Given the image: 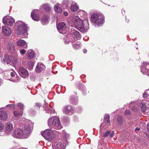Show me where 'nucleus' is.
I'll list each match as a JSON object with an SVG mask.
<instances>
[{
	"mask_svg": "<svg viewBox=\"0 0 149 149\" xmlns=\"http://www.w3.org/2000/svg\"><path fill=\"white\" fill-rule=\"evenodd\" d=\"M125 113L126 115H129L130 114V112L129 110H127L125 111Z\"/></svg>",
	"mask_w": 149,
	"mask_h": 149,
	"instance_id": "nucleus-47",
	"label": "nucleus"
},
{
	"mask_svg": "<svg viewBox=\"0 0 149 149\" xmlns=\"http://www.w3.org/2000/svg\"><path fill=\"white\" fill-rule=\"evenodd\" d=\"M48 124L49 126H54V128L57 130L60 129L62 128L59 118L58 117L53 116L50 118L48 120Z\"/></svg>",
	"mask_w": 149,
	"mask_h": 149,
	"instance_id": "nucleus-2",
	"label": "nucleus"
},
{
	"mask_svg": "<svg viewBox=\"0 0 149 149\" xmlns=\"http://www.w3.org/2000/svg\"><path fill=\"white\" fill-rule=\"evenodd\" d=\"M139 130H140L139 128L137 127L135 129V131H139Z\"/></svg>",
	"mask_w": 149,
	"mask_h": 149,
	"instance_id": "nucleus-50",
	"label": "nucleus"
},
{
	"mask_svg": "<svg viewBox=\"0 0 149 149\" xmlns=\"http://www.w3.org/2000/svg\"><path fill=\"white\" fill-rule=\"evenodd\" d=\"M29 124L25 125L24 128V132L25 134H29L31 132L33 127V123L29 121Z\"/></svg>",
	"mask_w": 149,
	"mask_h": 149,
	"instance_id": "nucleus-9",
	"label": "nucleus"
},
{
	"mask_svg": "<svg viewBox=\"0 0 149 149\" xmlns=\"http://www.w3.org/2000/svg\"><path fill=\"white\" fill-rule=\"evenodd\" d=\"M42 135L47 140L50 141L54 137V132L50 129H47L41 132Z\"/></svg>",
	"mask_w": 149,
	"mask_h": 149,
	"instance_id": "nucleus-5",
	"label": "nucleus"
},
{
	"mask_svg": "<svg viewBox=\"0 0 149 149\" xmlns=\"http://www.w3.org/2000/svg\"><path fill=\"white\" fill-rule=\"evenodd\" d=\"M143 97L144 98H145L147 97V94L146 92H145L143 94Z\"/></svg>",
	"mask_w": 149,
	"mask_h": 149,
	"instance_id": "nucleus-46",
	"label": "nucleus"
},
{
	"mask_svg": "<svg viewBox=\"0 0 149 149\" xmlns=\"http://www.w3.org/2000/svg\"><path fill=\"white\" fill-rule=\"evenodd\" d=\"M104 19V16L102 15L94 13L91 16V21L96 24L100 25L103 23Z\"/></svg>",
	"mask_w": 149,
	"mask_h": 149,
	"instance_id": "nucleus-3",
	"label": "nucleus"
},
{
	"mask_svg": "<svg viewBox=\"0 0 149 149\" xmlns=\"http://www.w3.org/2000/svg\"><path fill=\"white\" fill-rule=\"evenodd\" d=\"M56 26L58 31L61 33H62V31H65L66 27L65 23L64 22L60 23L57 25Z\"/></svg>",
	"mask_w": 149,
	"mask_h": 149,
	"instance_id": "nucleus-11",
	"label": "nucleus"
},
{
	"mask_svg": "<svg viewBox=\"0 0 149 149\" xmlns=\"http://www.w3.org/2000/svg\"><path fill=\"white\" fill-rule=\"evenodd\" d=\"M12 62L13 63L14 65H16L17 63V60L16 58H14L12 61Z\"/></svg>",
	"mask_w": 149,
	"mask_h": 149,
	"instance_id": "nucleus-41",
	"label": "nucleus"
},
{
	"mask_svg": "<svg viewBox=\"0 0 149 149\" xmlns=\"http://www.w3.org/2000/svg\"><path fill=\"white\" fill-rule=\"evenodd\" d=\"M64 14L65 16H67L68 15V13L67 12H64Z\"/></svg>",
	"mask_w": 149,
	"mask_h": 149,
	"instance_id": "nucleus-48",
	"label": "nucleus"
},
{
	"mask_svg": "<svg viewBox=\"0 0 149 149\" xmlns=\"http://www.w3.org/2000/svg\"><path fill=\"white\" fill-rule=\"evenodd\" d=\"M35 10L33 11L31 14V17L32 19L34 20L37 21L39 20V16L37 14H36Z\"/></svg>",
	"mask_w": 149,
	"mask_h": 149,
	"instance_id": "nucleus-21",
	"label": "nucleus"
},
{
	"mask_svg": "<svg viewBox=\"0 0 149 149\" xmlns=\"http://www.w3.org/2000/svg\"><path fill=\"white\" fill-rule=\"evenodd\" d=\"M70 103L73 104H76L78 103V98H74L73 96H71L69 99Z\"/></svg>",
	"mask_w": 149,
	"mask_h": 149,
	"instance_id": "nucleus-24",
	"label": "nucleus"
},
{
	"mask_svg": "<svg viewBox=\"0 0 149 149\" xmlns=\"http://www.w3.org/2000/svg\"><path fill=\"white\" fill-rule=\"evenodd\" d=\"M17 107L19 108L20 109H23V107H24V105L21 103H19L17 105Z\"/></svg>",
	"mask_w": 149,
	"mask_h": 149,
	"instance_id": "nucleus-39",
	"label": "nucleus"
},
{
	"mask_svg": "<svg viewBox=\"0 0 149 149\" xmlns=\"http://www.w3.org/2000/svg\"><path fill=\"white\" fill-rule=\"evenodd\" d=\"M63 6L65 7H68L70 4V3L69 1H65L63 2Z\"/></svg>",
	"mask_w": 149,
	"mask_h": 149,
	"instance_id": "nucleus-36",
	"label": "nucleus"
},
{
	"mask_svg": "<svg viewBox=\"0 0 149 149\" xmlns=\"http://www.w3.org/2000/svg\"><path fill=\"white\" fill-rule=\"evenodd\" d=\"M55 11L58 13H61L62 12V9L58 4H56L54 7Z\"/></svg>",
	"mask_w": 149,
	"mask_h": 149,
	"instance_id": "nucleus-29",
	"label": "nucleus"
},
{
	"mask_svg": "<svg viewBox=\"0 0 149 149\" xmlns=\"http://www.w3.org/2000/svg\"><path fill=\"white\" fill-rule=\"evenodd\" d=\"M7 50L12 53H13L15 51L14 44L13 42H9L8 45Z\"/></svg>",
	"mask_w": 149,
	"mask_h": 149,
	"instance_id": "nucleus-16",
	"label": "nucleus"
},
{
	"mask_svg": "<svg viewBox=\"0 0 149 149\" xmlns=\"http://www.w3.org/2000/svg\"><path fill=\"white\" fill-rule=\"evenodd\" d=\"M139 106L141 111L143 112H145L146 109V104L143 103L141 102L139 104Z\"/></svg>",
	"mask_w": 149,
	"mask_h": 149,
	"instance_id": "nucleus-31",
	"label": "nucleus"
},
{
	"mask_svg": "<svg viewBox=\"0 0 149 149\" xmlns=\"http://www.w3.org/2000/svg\"><path fill=\"white\" fill-rule=\"evenodd\" d=\"M49 17L48 16L45 15L42 17L41 22L43 25L47 24L48 22V19Z\"/></svg>",
	"mask_w": 149,
	"mask_h": 149,
	"instance_id": "nucleus-26",
	"label": "nucleus"
},
{
	"mask_svg": "<svg viewBox=\"0 0 149 149\" xmlns=\"http://www.w3.org/2000/svg\"><path fill=\"white\" fill-rule=\"evenodd\" d=\"M22 149H28L25 148H22Z\"/></svg>",
	"mask_w": 149,
	"mask_h": 149,
	"instance_id": "nucleus-53",
	"label": "nucleus"
},
{
	"mask_svg": "<svg viewBox=\"0 0 149 149\" xmlns=\"http://www.w3.org/2000/svg\"><path fill=\"white\" fill-rule=\"evenodd\" d=\"M35 62L34 61H31L29 63V69L32 70L33 69Z\"/></svg>",
	"mask_w": 149,
	"mask_h": 149,
	"instance_id": "nucleus-33",
	"label": "nucleus"
},
{
	"mask_svg": "<svg viewBox=\"0 0 149 149\" xmlns=\"http://www.w3.org/2000/svg\"><path fill=\"white\" fill-rule=\"evenodd\" d=\"M41 106V105L40 104L38 103H36L35 104V105L34 106L38 110H39L40 107Z\"/></svg>",
	"mask_w": 149,
	"mask_h": 149,
	"instance_id": "nucleus-38",
	"label": "nucleus"
},
{
	"mask_svg": "<svg viewBox=\"0 0 149 149\" xmlns=\"http://www.w3.org/2000/svg\"><path fill=\"white\" fill-rule=\"evenodd\" d=\"M87 50H85V49H84V50H83V52H84V53H86V52H87Z\"/></svg>",
	"mask_w": 149,
	"mask_h": 149,
	"instance_id": "nucleus-51",
	"label": "nucleus"
},
{
	"mask_svg": "<svg viewBox=\"0 0 149 149\" xmlns=\"http://www.w3.org/2000/svg\"><path fill=\"white\" fill-rule=\"evenodd\" d=\"M3 71H2V69L0 68V73H2V72Z\"/></svg>",
	"mask_w": 149,
	"mask_h": 149,
	"instance_id": "nucleus-52",
	"label": "nucleus"
},
{
	"mask_svg": "<svg viewBox=\"0 0 149 149\" xmlns=\"http://www.w3.org/2000/svg\"><path fill=\"white\" fill-rule=\"evenodd\" d=\"M78 9V7L76 5H73L71 6V9L73 12L76 11Z\"/></svg>",
	"mask_w": 149,
	"mask_h": 149,
	"instance_id": "nucleus-35",
	"label": "nucleus"
},
{
	"mask_svg": "<svg viewBox=\"0 0 149 149\" xmlns=\"http://www.w3.org/2000/svg\"><path fill=\"white\" fill-rule=\"evenodd\" d=\"M9 74H10L12 77H14L15 76V72H10V71L8 72Z\"/></svg>",
	"mask_w": 149,
	"mask_h": 149,
	"instance_id": "nucleus-40",
	"label": "nucleus"
},
{
	"mask_svg": "<svg viewBox=\"0 0 149 149\" xmlns=\"http://www.w3.org/2000/svg\"><path fill=\"white\" fill-rule=\"evenodd\" d=\"M17 45L18 46H24V48H26L27 45L26 42L23 40H19L17 41Z\"/></svg>",
	"mask_w": 149,
	"mask_h": 149,
	"instance_id": "nucleus-19",
	"label": "nucleus"
},
{
	"mask_svg": "<svg viewBox=\"0 0 149 149\" xmlns=\"http://www.w3.org/2000/svg\"><path fill=\"white\" fill-rule=\"evenodd\" d=\"M27 53L28 59H31L33 58L34 56V53L33 51H32L31 50H29L28 51Z\"/></svg>",
	"mask_w": 149,
	"mask_h": 149,
	"instance_id": "nucleus-25",
	"label": "nucleus"
},
{
	"mask_svg": "<svg viewBox=\"0 0 149 149\" xmlns=\"http://www.w3.org/2000/svg\"><path fill=\"white\" fill-rule=\"evenodd\" d=\"M114 135V132L113 131L111 132L110 131H107L103 134V137H106L109 136L111 137H112Z\"/></svg>",
	"mask_w": 149,
	"mask_h": 149,
	"instance_id": "nucleus-27",
	"label": "nucleus"
},
{
	"mask_svg": "<svg viewBox=\"0 0 149 149\" xmlns=\"http://www.w3.org/2000/svg\"><path fill=\"white\" fill-rule=\"evenodd\" d=\"M63 112L66 114L72 115L75 111V108L74 107L70 105L65 106L63 108Z\"/></svg>",
	"mask_w": 149,
	"mask_h": 149,
	"instance_id": "nucleus-6",
	"label": "nucleus"
},
{
	"mask_svg": "<svg viewBox=\"0 0 149 149\" xmlns=\"http://www.w3.org/2000/svg\"><path fill=\"white\" fill-rule=\"evenodd\" d=\"M29 28L27 26V25L25 23H21L19 25L18 28V33L19 34H22L23 38H26L28 36V29Z\"/></svg>",
	"mask_w": 149,
	"mask_h": 149,
	"instance_id": "nucleus-4",
	"label": "nucleus"
},
{
	"mask_svg": "<svg viewBox=\"0 0 149 149\" xmlns=\"http://www.w3.org/2000/svg\"><path fill=\"white\" fill-rule=\"evenodd\" d=\"M26 52V50L24 49H23L20 51V53L22 54H25Z\"/></svg>",
	"mask_w": 149,
	"mask_h": 149,
	"instance_id": "nucleus-43",
	"label": "nucleus"
},
{
	"mask_svg": "<svg viewBox=\"0 0 149 149\" xmlns=\"http://www.w3.org/2000/svg\"><path fill=\"white\" fill-rule=\"evenodd\" d=\"M2 29L3 33L6 36L9 35L11 33V30L7 26H3Z\"/></svg>",
	"mask_w": 149,
	"mask_h": 149,
	"instance_id": "nucleus-17",
	"label": "nucleus"
},
{
	"mask_svg": "<svg viewBox=\"0 0 149 149\" xmlns=\"http://www.w3.org/2000/svg\"><path fill=\"white\" fill-rule=\"evenodd\" d=\"M73 47L75 49H78L80 47V44L78 42L77 44H74L72 45Z\"/></svg>",
	"mask_w": 149,
	"mask_h": 149,
	"instance_id": "nucleus-34",
	"label": "nucleus"
},
{
	"mask_svg": "<svg viewBox=\"0 0 149 149\" xmlns=\"http://www.w3.org/2000/svg\"><path fill=\"white\" fill-rule=\"evenodd\" d=\"M19 80V79H16V80H13V81H13V82H17Z\"/></svg>",
	"mask_w": 149,
	"mask_h": 149,
	"instance_id": "nucleus-49",
	"label": "nucleus"
},
{
	"mask_svg": "<svg viewBox=\"0 0 149 149\" xmlns=\"http://www.w3.org/2000/svg\"><path fill=\"white\" fill-rule=\"evenodd\" d=\"M7 106L11 108H13L15 107V105L14 104H10L7 105Z\"/></svg>",
	"mask_w": 149,
	"mask_h": 149,
	"instance_id": "nucleus-45",
	"label": "nucleus"
},
{
	"mask_svg": "<svg viewBox=\"0 0 149 149\" xmlns=\"http://www.w3.org/2000/svg\"><path fill=\"white\" fill-rule=\"evenodd\" d=\"M3 21L4 24L11 26L14 22V19L10 16H6L3 18Z\"/></svg>",
	"mask_w": 149,
	"mask_h": 149,
	"instance_id": "nucleus-8",
	"label": "nucleus"
},
{
	"mask_svg": "<svg viewBox=\"0 0 149 149\" xmlns=\"http://www.w3.org/2000/svg\"><path fill=\"white\" fill-rule=\"evenodd\" d=\"M71 35L75 40L80 39L81 37L79 33L77 30H73L71 33Z\"/></svg>",
	"mask_w": 149,
	"mask_h": 149,
	"instance_id": "nucleus-13",
	"label": "nucleus"
},
{
	"mask_svg": "<svg viewBox=\"0 0 149 149\" xmlns=\"http://www.w3.org/2000/svg\"><path fill=\"white\" fill-rule=\"evenodd\" d=\"M132 109L134 112H136L137 110V107L135 106H133L132 107Z\"/></svg>",
	"mask_w": 149,
	"mask_h": 149,
	"instance_id": "nucleus-42",
	"label": "nucleus"
},
{
	"mask_svg": "<svg viewBox=\"0 0 149 149\" xmlns=\"http://www.w3.org/2000/svg\"><path fill=\"white\" fill-rule=\"evenodd\" d=\"M44 109L46 111V113H53V109L51 107H49L48 105L47 106H45V107H44Z\"/></svg>",
	"mask_w": 149,
	"mask_h": 149,
	"instance_id": "nucleus-32",
	"label": "nucleus"
},
{
	"mask_svg": "<svg viewBox=\"0 0 149 149\" xmlns=\"http://www.w3.org/2000/svg\"><path fill=\"white\" fill-rule=\"evenodd\" d=\"M43 9L47 12H49L51 10V8L49 5L48 4H45L42 5Z\"/></svg>",
	"mask_w": 149,
	"mask_h": 149,
	"instance_id": "nucleus-30",
	"label": "nucleus"
},
{
	"mask_svg": "<svg viewBox=\"0 0 149 149\" xmlns=\"http://www.w3.org/2000/svg\"><path fill=\"white\" fill-rule=\"evenodd\" d=\"M6 129L8 132H10L13 129V125L10 123H8L6 125Z\"/></svg>",
	"mask_w": 149,
	"mask_h": 149,
	"instance_id": "nucleus-28",
	"label": "nucleus"
},
{
	"mask_svg": "<svg viewBox=\"0 0 149 149\" xmlns=\"http://www.w3.org/2000/svg\"><path fill=\"white\" fill-rule=\"evenodd\" d=\"M4 127L2 123H0V130L3 129Z\"/></svg>",
	"mask_w": 149,
	"mask_h": 149,
	"instance_id": "nucleus-44",
	"label": "nucleus"
},
{
	"mask_svg": "<svg viewBox=\"0 0 149 149\" xmlns=\"http://www.w3.org/2000/svg\"><path fill=\"white\" fill-rule=\"evenodd\" d=\"M45 69V67L43 64L41 63H38L36 68V71L37 72L43 71Z\"/></svg>",
	"mask_w": 149,
	"mask_h": 149,
	"instance_id": "nucleus-14",
	"label": "nucleus"
},
{
	"mask_svg": "<svg viewBox=\"0 0 149 149\" xmlns=\"http://www.w3.org/2000/svg\"><path fill=\"white\" fill-rule=\"evenodd\" d=\"M13 114L15 117H14V119H17L18 117H21L22 115V112L18 110H15L14 111Z\"/></svg>",
	"mask_w": 149,
	"mask_h": 149,
	"instance_id": "nucleus-23",
	"label": "nucleus"
},
{
	"mask_svg": "<svg viewBox=\"0 0 149 149\" xmlns=\"http://www.w3.org/2000/svg\"><path fill=\"white\" fill-rule=\"evenodd\" d=\"M54 149H65V147L63 144L60 142H56L54 143Z\"/></svg>",
	"mask_w": 149,
	"mask_h": 149,
	"instance_id": "nucleus-15",
	"label": "nucleus"
},
{
	"mask_svg": "<svg viewBox=\"0 0 149 149\" xmlns=\"http://www.w3.org/2000/svg\"><path fill=\"white\" fill-rule=\"evenodd\" d=\"M23 135V132L22 130L19 129H16L13 134V136L15 138H19L21 137Z\"/></svg>",
	"mask_w": 149,
	"mask_h": 149,
	"instance_id": "nucleus-12",
	"label": "nucleus"
},
{
	"mask_svg": "<svg viewBox=\"0 0 149 149\" xmlns=\"http://www.w3.org/2000/svg\"><path fill=\"white\" fill-rule=\"evenodd\" d=\"M141 72L149 76V63L143 61L141 65Z\"/></svg>",
	"mask_w": 149,
	"mask_h": 149,
	"instance_id": "nucleus-7",
	"label": "nucleus"
},
{
	"mask_svg": "<svg viewBox=\"0 0 149 149\" xmlns=\"http://www.w3.org/2000/svg\"><path fill=\"white\" fill-rule=\"evenodd\" d=\"M19 73L20 75L24 78H26L29 75L28 70L23 67H20L19 68Z\"/></svg>",
	"mask_w": 149,
	"mask_h": 149,
	"instance_id": "nucleus-10",
	"label": "nucleus"
},
{
	"mask_svg": "<svg viewBox=\"0 0 149 149\" xmlns=\"http://www.w3.org/2000/svg\"><path fill=\"white\" fill-rule=\"evenodd\" d=\"M117 121L118 123L120 125L123 123V120L122 117L121 116H118V117Z\"/></svg>",
	"mask_w": 149,
	"mask_h": 149,
	"instance_id": "nucleus-37",
	"label": "nucleus"
},
{
	"mask_svg": "<svg viewBox=\"0 0 149 149\" xmlns=\"http://www.w3.org/2000/svg\"><path fill=\"white\" fill-rule=\"evenodd\" d=\"M110 116L109 114H106L104 115V123L107 126H109L110 125V121L109 120Z\"/></svg>",
	"mask_w": 149,
	"mask_h": 149,
	"instance_id": "nucleus-18",
	"label": "nucleus"
},
{
	"mask_svg": "<svg viewBox=\"0 0 149 149\" xmlns=\"http://www.w3.org/2000/svg\"><path fill=\"white\" fill-rule=\"evenodd\" d=\"M86 22V25H84L83 22L79 17L75 16L74 18L73 23L76 28L81 32H85L89 29L88 22Z\"/></svg>",
	"mask_w": 149,
	"mask_h": 149,
	"instance_id": "nucleus-1",
	"label": "nucleus"
},
{
	"mask_svg": "<svg viewBox=\"0 0 149 149\" xmlns=\"http://www.w3.org/2000/svg\"><path fill=\"white\" fill-rule=\"evenodd\" d=\"M7 118V114L6 112L3 111H0V119L6 120Z\"/></svg>",
	"mask_w": 149,
	"mask_h": 149,
	"instance_id": "nucleus-22",
	"label": "nucleus"
},
{
	"mask_svg": "<svg viewBox=\"0 0 149 149\" xmlns=\"http://www.w3.org/2000/svg\"><path fill=\"white\" fill-rule=\"evenodd\" d=\"M1 61L4 64H8L10 62V60L9 56L7 55H4L2 58Z\"/></svg>",
	"mask_w": 149,
	"mask_h": 149,
	"instance_id": "nucleus-20",
	"label": "nucleus"
}]
</instances>
